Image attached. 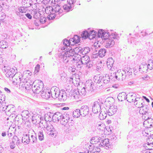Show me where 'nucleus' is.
<instances>
[{
	"label": "nucleus",
	"mask_w": 153,
	"mask_h": 153,
	"mask_svg": "<svg viewBox=\"0 0 153 153\" xmlns=\"http://www.w3.org/2000/svg\"><path fill=\"white\" fill-rule=\"evenodd\" d=\"M16 83L19 84V87L22 88L23 90H29L33 87V82H29L27 81L26 77L22 74L19 76V78L16 79Z\"/></svg>",
	"instance_id": "nucleus-1"
},
{
	"label": "nucleus",
	"mask_w": 153,
	"mask_h": 153,
	"mask_svg": "<svg viewBox=\"0 0 153 153\" xmlns=\"http://www.w3.org/2000/svg\"><path fill=\"white\" fill-rule=\"evenodd\" d=\"M71 53L65 52L62 53L61 55L60 56L61 58L62 59L64 63H66L69 61L75 62H77L78 61H79L78 56L72 53Z\"/></svg>",
	"instance_id": "nucleus-2"
},
{
	"label": "nucleus",
	"mask_w": 153,
	"mask_h": 153,
	"mask_svg": "<svg viewBox=\"0 0 153 153\" xmlns=\"http://www.w3.org/2000/svg\"><path fill=\"white\" fill-rule=\"evenodd\" d=\"M33 86L32 87V91L34 93L39 94L43 87V82L39 80H36L33 82Z\"/></svg>",
	"instance_id": "nucleus-3"
},
{
	"label": "nucleus",
	"mask_w": 153,
	"mask_h": 153,
	"mask_svg": "<svg viewBox=\"0 0 153 153\" xmlns=\"http://www.w3.org/2000/svg\"><path fill=\"white\" fill-rule=\"evenodd\" d=\"M42 127L46 129V133L49 135H51L52 137H53L56 134V131L54 130L53 126L51 124H48V123L45 121H44V123L42 125Z\"/></svg>",
	"instance_id": "nucleus-4"
},
{
	"label": "nucleus",
	"mask_w": 153,
	"mask_h": 153,
	"mask_svg": "<svg viewBox=\"0 0 153 153\" xmlns=\"http://www.w3.org/2000/svg\"><path fill=\"white\" fill-rule=\"evenodd\" d=\"M118 39V37L114 33L111 34L109 38L106 40L105 47L108 48L113 46L115 44L114 40Z\"/></svg>",
	"instance_id": "nucleus-5"
},
{
	"label": "nucleus",
	"mask_w": 153,
	"mask_h": 153,
	"mask_svg": "<svg viewBox=\"0 0 153 153\" xmlns=\"http://www.w3.org/2000/svg\"><path fill=\"white\" fill-rule=\"evenodd\" d=\"M32 117V121L34 124H39V126L41 127L44 123L43 118L39 114H34Z\"/></svg>",
	"instance_id": "nucleus-6"
},
{
	"label": "nucleus",
	"mask_w": 153,
	"mask_h": 153,
	"mask_svg": "<svg viewBox=\"0 0 153 153\" xmlns=\"http://www.w3.org/2000/svg\"><path fill=\"white\" fill-rule=\"evenodd\" d=\"M76 0H67V4L63 6V8L65 12H69L74 9V4Z\"/></svg>",
	"instance_id": "nucleus-7"
},
{
	"label": "nucleus",
	"mask_w": 153,
	"mask_h": 153,
	"mask_svg": "<svg viewBox=\"0 0 153 153\" xmlns=\"http://www.w3.org/2000/svg\"><path fill=\"white\" fill-rule=\"evenodd\" d=\"M61 5L63 6V5L57 4L54 6V8H53V12L55 16H57V17H59L63 15L62 13L63 10L61 9Z\"/></svg>",
	"instance_id": "nucleus-8"
},
{
	"label": "nucleus",
	"mask_w": 153,
	"mask_h": 153,
	"mask_svg": "<svg viewBox=\"0 0 153 153\" xmlns=\"http://www.w3.org/2000/svg\"><path fill=\"white\" fill-rule=\"evenodd\" d=\"M45 11L46 14H48L47 18L49 20H53L55 18V15L53 13V8L52 7H48L45 9Z\"/></svg>",
	"instance_id": "nucleus-9"
},
{
	"label": "nucleus",
	"mask_w": 153,
	"mask_h": 153,
	"mask_svg": "<svg viewBox=\"0 0 153 153\" xmlns=\"http://www.w3.org/2000/svg\"><path fill=\"white\" fill-rule=\"evenodd\" d=\"M116 79L123 80L126 78V73L125 71L119 70L116 72Z\"/></svg>",
	"instance_id": "nucleus-10"
},
{
	"label": "nucleus",
	"mask_w": 153,
	"mask_h": 153,
	"mask_svg": "<svg viewBox=\"0 0 153 153\" xmlns=\"http://www.w3.org/2000/svg\"><path fill=\"white\" fill-rule=\"evenodd\" d=\"M109 33L107 32L106 31L100 29L98 31L97 36L99 37H101L102 39L106 40L107 39L109 38L111 35Z\"/></svg>",
	"instance_id": "nucleus-11"
},
{
	"label": "nucleus",
	"mask_w": 153,
	"mask_h": 153,
	"mask_svg": "<svg viewBox=\"0 0 153 153\" xmlns=\"http://www.w3.org/2000/svg\"><path fill=\"white\" fill-rule=\"evenodd\" d=\"M82 48L80 47H76L72 49L71 48L69 49V50H66V53H72L76 55L77 56H81L80 54H81Z\"/></svg>",
	"instance_id": "nucleus-12"
},
{
	"label": "nucleus",
	"mask_w": 153,
	"mask_h": 153,
	"mask_svg": "<svg viewBox=\"0 0 153 153\" xmlns=\"http://www.w3.org/2000/svg\"><path fill=\"white\" fill-rule=\"evenodd\" d=\"M16 71H15V69H14L13 68H11V69H10L9 70L7 71V73L6 74V76L9 78H14L15 79H16V77L17 75V74H16ZM19 77L17 78H18Z\"/></svg>",
	"instance_id": "nucleus-13"
},
{
	"label": "nucleus",
	"mask_w": 153,
	"mask_h": 153,
	"mask_svg": "<svg viewBox=\"0 0 153 153\" xmlns=\"http://www.w3.org/2000/svg\"><path fill=\"white\" fill-rule=\"evenodd\" d=\"M106 51V50L105 49L101 48L98 51L97 53V51H96L95 53V52L94 53L93 57L96 58L98 56H99L100 57H102L105 55Z\"/></svg>",
	"instance_id": "nucleus-14"
},
{
	"label": "nucleus",
	"mask_w": 153,
	"mask_h": 153,
	"mask_svg": "<svg viewBox=\"0 0 153 153\" xmlns=\"http://www.w3.org/2000/svg\"><path fill=\"white\" fill-rule=\"evenodd\" d=\"M79 110L81 116L84 117L86 116L88 114L89 111L88 106L86 105L82 106Z\"/></svg>",
	"instance_id": "nucleus-15"
},
{
	"label": "nucleus",
	"mask_w": 153,
	"mask_h": 153,
	"mask_svg": "<svg viewBox=\"0 0 153 153\" xmlns=\"http://www.w3.org/2000/svg\"><path fill=\"white\" fill-rule=\"evenodd\" d=\"M109 140L108 139H105L104 140H101L102 141V143H101L99 145L100 147L105 146V149H108L109 148L111 147V144L110 143H109Z\"/></svg>",
	"instance_id": "nucleus-16"
},
{
	"label": "nucleus",
	"mask_w": 153,
	"mask_h": 153,
	"mask_svg": "<svg viewBox=\"0 0 153 153\" xmlns=\"http://www.w3.org/2000/svg\"><path fill=\"white\" fill-rule=\"evenodd\" d=\"M14 107V106L12 105H7L5 113L7 115H10L11 114H14L15 112Z\"/></svg>",
	"instance_id": "nucleus-17"
},
{
	"label": "nucleus",
	"mask_w": 153,
	"mask_h": 153,
	"mask_svg": "<svg viewBox=\"0 0 153 153\" xmlns=\"http://www.w3.org/2000/svg\"><path fill=\"white\" fill-rule=\"evenodd\" d=\"M63 44L64 46L61 48L62 50H65L66 51L67 50H69V49L71 48L70 47V42L68 41V40L65 39L63 41Z\"/></svg>",
	"instance_id": "nucleus-18"
},
{
	"label": "nucleus",
	"mask_w": 153,
	"mask_h": 153,
	"mask_svg": "<svg viewBox=\"0 0 153 153\" xmlns=\"http://www.w3.org/2000/svg\"><path fill=\"white\" fill-rule=\"evenodd\" d=\"M51 94V91L48 90H45L42 92L41 95L43 98L48 99L50 97Z\"/></svg>",
	"instance_id": "nucleus-19"
},
{
	"label": "nucleus",
	"mask_w": 153,
	"mask_h": 153,
	"mask_svg": "<svg viewBox=\"0 0 153 153\" xmlns=\"http://www.w3.org/2000/svg\"><path fill=\"white\" fill-rule=\"evenodd\" d=\"M58 98L59 100H65L67 98V94L64 90H61L59 92Z\"/></svg>",
	"instance_id": "nucleus-20"
},
{
	"label": "nucleus",
	"mask_w": 153,
	"mask_h": 153,
	"mask_svg": "<svg viewBox=\"0 0 153 153\" xmlns=\"http://www.w3.org/2000/svg\"><path fill=\"white\" fill-rule=\"evenodd\" d=\"M117 110L116 106L112 105L110 107L108 111L106 110V112L110 116L112 115L115 114Z\"/></svg>",
	"instance_id": "nucleus-21"
},
{
	"label": "nucleus",
	"mask_w": 153,
	"mask_h": 153,
	"mask_svg": "<svg viewBox=\"0 0 153 153\" xmlns=\"http://www.w3.org/2000/svg\"><path fill=\"white\" fill-rule=\"evenodd\" d=\"M62 114L59 112H56L53 114L52 117L53 121L54 122L59 121L62 118Z\"/></svg>",
	"instance_id": "nucleus-22"
},
{
	"label": "nucleus",
	"mask_w": 153,
	"mask_h": 153,
	"mask_svg": "<svg viewBox=\"0 0 153 153\" xmlns=\"http://www.w3.org/2000/svg\"><path fill=\"white\" fill-rule=\"evenodd\" d=\"M136 97V94L134 93H129L126 95L127 101L129 102L134 101L135 98Z\"/></svg>",
	"instance_id": "nucleus-23"
},
{
	"label": "nucleus",
	"mask_w": 153,
	"mask_h": 153,
	"mask_svg": "<svg viewBox=\"0 0 153 153\" xmlns=\"http://www.w3.org/2000/svg\"><path fill=\"white\" fill-rule=\"evenodd\" d=\"M101 110L100 105L97 102H95L92 107V111L94 113H97Z\"/></svg>",
	"instance_id": "nucleus-24"
},
{
	"label": "nucleus",
	"mask_w": 153,
	"mask_h": 153,
	"mask_svg": "<svg viewBox=\"0 0 153 153\" xmlns=\"http://www.w3.org/2000/svg\"><path fill=\"white\" fill-rule=\"evenodd\" d=\"M29 135H30V134H24L22 137L21 142L25 144H29L30 143Z\"/></svg>",
	"instance_id": "nucleus-25"
},
{
	"label": "nucleus",
	"mask_w": 153,
	"mask_h": 153,
	"mask_svg": "<svg viewBox=\"0 0 153 153\" xmlns=\"http://www.w3.org/2000/svg\"><path fill=\"white\" fill-rule=\"evenodd\" d=\"M149 108V106L148 105H142L139 110V113L140 114H144L148 113Z\"/></svg>",
	"instance_id": "nucleus-26"
},
{
	"label": "nucleus",
	"mask_w": 153,
	"mask_h": 153,
	"mask_svg": "<svg viewBox=\"0 0 153 153\" xmlns=\"http://www.w3.org/2000/svg\"><path fill=\"white\" fill-rule=\"evenodd\" d=\"M106 110L105 108H102L101 110L100 114L99 115V118L101 120H103L105 119L108 114L106 112Z\"/></svg>",
	"instance_id": "nucleus-27"
},
{
	"label": "nucleus",
	"mask_w": 153,
	"mask_h": 153,
	"mask_svg": "<svg viewBox=\"0 0 153 153\" xmlns=\"http://www.w3.org/2000/svg\"><path fill=\"white\" fill-rule=\"evenodd\" d=\"M148 69V65L146 63H143L139 66V71L141 72H146Z\"/></svg>",
	"instance_id": "nucleus-28"
},
{
	"label": "nucleus",
	"mask_w": 153,
	"mask_h": 153,
	"mask_svg": "<svg viewBox=\"0 0 153 153\" xmlns=\"http://www.w3.org/2000/svg\"><path fill=\"white\" fill-rule=\"evenodd\" d=\"M81 61L84 65H86L90 60L89 57L88 55H84L82 57L81 56Z\"/></svg>",
	"instance_id": "nucleus-29"
},
{
	"label": "nucleus",
	"mask_w": 153,
	"mask_h": 153,
	"mask_svg": "<svg viewBox=\"0 0 153 153\" xmlns=\"http://www.w3.org/2000/svg\"><path fill=\"white\" fill-rule=\"evenodd\" d=\"M33 133H32L30 134V135H29L30 137V143L31 142L33 144L34 143H36L37 141V138L36 136L33 131Z\"/></svg>",
	"instance_id": "nucleus-30"
},
{
	"label": "nucleus",
	"mask_w": 153,
	"mask_h": 153,
	"mask_svg": "<svg viewBox=\"0 0 153 153\" xmlns=\"http://www.w3.org/2000/svg\"><path fill=\"white\" fill-rule=\"evenodd\" d=\"M45 120H44V121L47 122L48 121H50L51 120L53 121L52 117H53V113H51V112H48L47 114H45Z\"/></svg>",
	"instance_id": "nucleus-31"
},
{
	"label": "nucleus",
	"mask_w": 153,
	"mask_h": 153,
	"mask_svg": "<svg viewBox=\"0 0 153 153\" xmlns=\"http://www.w3.org/2000/svg\"><path fill=\"white\" fill-rule=\"evenodd\" d=\"M102 138L97 137H93L90 140V142L92 144H96L100 142Z\"/></svg>",
	"instance_id": "nucleus-32"
},
{
	"label": "nucleus",
	"mask_w": 153,
	"mask_h": 153,
	"mask_svg": "<svg viewBox=\"0 0 153 153\" xmlns=\"http://www.w3.org/2000/svg\"><path fill=\"white\" fill-rule=\"evenodd\" d=\"M72 96L75 99H78L80 98L81 96L79 91L78 89L74 91Z\"/></svg>",
	"instance_id": "nucleus-33"
},
{
	"label": "nucleus",
	"mask_w": 153,
	"mask_h": 153,
	"mask_svg": "<svg viewBox=\"0 0 153 153\" xmlns=\"http://www.w3.org/2000/svg\"><path fill=\"white\" fill-rule=\"evenodd\" d=\"M117 98L119 101H123L126 99H127L126 93L124 92L120 93L117 96Z\"/></svg>",
	"instance_id": "nucleus-34"
},
{
	"label": "nucleus",
	"mask_w": 153,
	"mask_h": 153,
	"mask_svg": "<svg viewBox=\"0 0 153 153\" xmlns=\"http://www.w3.org/2000/svg\"><path fill=\"white\" fill-rule=\"evenodd\" d=\"M111 77L108 74H105L103 75L102 80L104 83L107 84L110 81Z\"/></svg>",
	"instance_id": "nucleus-35"
},
{
	"label": "nucleus",
	"mask_w": 153,
	"mask_h": 153,
	"mask_svg": "<svg viewBox=\"0 0 153 153\" xmlns=\"http://www.w3.org/2000/svg\"><path fill=\"white\" fill-rule=\"evenodd\" d=\"M114 61L112 58H109L107 59V65L108 68L111 69L113 65Z\"/></svg>",
	"instance_id": "nucleus-36"
},
{
	"label": "nucleus",
	"mask_w": 153,
	"mask_h": 153,
	"mask_svg": "<svg viewBox=\"0 0 153 153\" xmlns=\"http://www.w3.org/2000/svg\"><path fill=\"white\" fill-rule=\"evenodd\" d=\"M90 48L88 47H86L83 48H82L81 52V53L83 55H86L90 52Z\"/></svg>",
	"instance_id": "nucleus-37"
},
{
	"label": "nucleus",
	"mask_w": 153,
	"mask_h": 153,
	"mask_svg": "<svg viewBox=\"0 0 153 153\" xmlns=\"http://www.w3.org/2000/svg\"><path fill=\"white\" fill-rule=\"evenodd\" d=\"M73 115L74 117L76 118H78L81 115L79 109H77L74 111L73 112Z\"/></svg>",
	"instance_id": "nucleus-38"
},
{
	"label": "nucleus",
	"mask_w": 153,
	"mask_h": 153,
	"mask_svg": "<svg viewBox=\"0 0 153 153\" xmlns=\"http://www.w3.org/2000/svg\"><path fill=\"white\" fill-rule=\"evenodd\" d=\"M21 116L22 117H24L26 119L29 118L30 116H31L30 114L29 113V111L27 110L23 111L22 114Z\"/></svg>",
	"instance_id": "nucleus-39"
},
{
	"label": "nucleus",
	"mask_w": 153,
	"mask_h": 153,
	"mask_svg": "<svg viewBox=\"0 0 153 153\" xmlns=\"http://www.w3.org/2000/svg\"><path fill=\"white\" fill-rule=\"evenodd\" d=\"M97 33L98 32L94 30H91L89 32V39H91L94 38Z\"/></svg>",
	"instance_id": "nucleus-40"
},
{
	"label": "nucleus",
	"mask_w": 153,
	"mask_h": 153,
	"mask_svg": "<svg viewBox=\"0 0 153 153\" xmlns=\"http://www.w3.org/2000/svg\"><path fill=\"white\" fill-rule=\"evenodd\" d=\"M8 47V44L4 41H2L0 42V47L1 48L5 49Z\"/></svg>",
	"instance_id": "nucleus-41"
},
{
	"label": "nucleus",
	"mask_w": 153,
	"mask_h": 153,
	"mask_svg": "<svg viewBox=\"0 0 153 153\" xmlns=\"http://www.w3.org/2000/svg\"><path fill=\"white\" fill-rule=\"evenodd\" d=\"M68 117L66 118L63 117V116H62V118L60 119V122L61 124L63 125H65L67 123H69V120L68 119Z\"/></svg>",
	"instance_id": "nucleus-42"
},
{
	"label": "nucleus",
	"mask_w": 153,
	"mask_h": 153,
	"mask_svg": "<svg viewBox=\"0 0 153 153\" xmlns=\"http://www.w3.org/2000/svg\"><path fill=\"white\" fill-rule=\"evenodd\" d=\"M89 33L87 31H83L81 34L82 38L84 39H86L88 37L89 38Z\"/></svg>",
	"instance_id": "nucleus-43"
},
{
	"label": "nucleus",
	"mask_w": 153,
	"mask_h": 153,
	"mask_svg": "<svg viewBox=\"0 0 153 153\" xmlns=\"http://www.w3.org/2000/svg\"><path fill=\"white\" fill-rule=\"evenodd\" d=\"M149 113L145 114H142L143 115L142 116V118L143 119L146 120H149L148 121V122L149 121L150 122H151L152 120V119L148 115Z\"/></svg>",
	"instance_id": "nucleus-44"
},
{
	"label": "nucleus",
	"mask_w": 153,
	"mask_h": 153,
	"mask_svg": "<svg viewBox=\"0 0 153 153\" xmlns=\"http://www.w3.org/2000/svg\"><path fill=\"white\" fill-rule=\"evenodd\" d=\"M12 142L13 143H18L19 144L21 143V141L19 138L16 136H14L12 139Z\"/></svg>",
	"instance_id": "nucleus-45"
},
{
	"label": "nucleus",
	"mask_w": 153,
	"mask_h": 153,
	"mask_svg": "<svg viewBox=\"0 0 153 153\" xmlns=\"http://www.w3.org/2000/svg\"><path fill=\"white\" fill-rule=\"evenodd\" d=\"M144 147L146 149L152 151L153 150V144H150L145 143L144 144Z\"/></svg>",
	"instance_id": "nucleus-46"
},
{
	"label": "nucleus",
	"mask_w": 153,
	"mask_h": 153,
	"mask_svg": "<svg viewBox=\"0 0 153 153\" xmlns=\"http://www.w3.org/2000/svg\"><path fill=\"white\" fill-rule=\"evenodd\" d=\"M38 136L39 140L42 141L44 140V136L43 134V132L42 130H40L38 133Z\"/></svg>",
	"instance_id": "nucleus-47"
},
{
	"label": "nucleus",
	"mask_w": 153,
	"mask_h": 153,
	"mask_svg": "<svg viewBox=\"0 0 153 153\" xmlns=\"http://www.w3.org/2000/svg\"><path fill=\"white\" fill-rule=\"evenodd\" d=\"M146 142L149 144H153V134L148 137Z\"/></svg>",
	"instance_id": "nucleus-48"
},
{
	"label": "nucleus",
	"mask_w": 153,
	"mask_h": 153,
	"mask_svg": "<svg viewBox=\"0 0 153 153\" xmlns=\"http://www.w3.org/2000/svg\"><path fill=\"white\" fill-rule=\"evenodd\" d=\"M94 83L91 82L88 85V87H87L86 88L87 90H88V91H92L94 90Z\"/></svg>",
	"instance_id": "nucleus-49"
},
{
	"label": "nucleus",
	"mask_w": 153,
	"mask_h": 153,
	"mask_svg": "<svg viewBox=\"0 0 153 153\" xmlns=\"http://www.w3.org/2000/svg\"><path fill=\"white\" fill-rule=\"evenodd\" d=\"M18 10L22 14L23 13H26L27 10V7H25V6L19 7Z\"/></svg>",
	"instance_id": "nucleus-50"
},
{
	"label": "nucleus",
	"mask_w": 153,
	"mask_h": 153,
	"mask_svg": "<svg viewBox=\"0 0 153 153\" xmlns=\"http://www.w3.org/2000/svg\"><path fill=\"white\" fill-rule=\"evenodd\" d=\"M148 69L151 70L153 69V60H149L148 65H147Z\"/></svg>",
	"instance_id": "nucleus-51"
},
{
	"label": "nucleus",
	"mask_w": 153,
	"mask_h": 153,
	"mask_svg": "<svg viewBox=\"0 0 153 153\" xmlns=\"http://www.w3.org/2000/svg\"><path fill=\"white\" fill-rule=\"evenodd\" d=\"M84 65L81 62V61H78L76 62V65L78 70H80L82 67V65Z\"/></svg>",
	"instance_id": "nucleus-52"
},
{
	"label": "nucleus",
	"mask_w": 153,
	"mask_h": 153,
	"mask_svg": "<svg viewBox=\"0 0 153 153\" xmlns=\"http://www.w3.org/2000/svg\"><path fill=\"white\" fill-rule=\"evenodd\" d=\"M74 40V43H79L80 42V37L79 36H78L77 35H75L73 37Z\"/></svg>",
	"instance_id": "nucleus-53"
},
{
	"label": "nucleus",
	"mask_w": 153,
	"mask_h": 153,
	"mask_svg": "<svg viewBox=\"0 0 153 153\" xmlns=\"http://www.w3.org/2000/svg\"><path fill=\"white\" fill-rule=\"evenodd\" d=\"M5 103H3L1 104V105L0 106V110L1 111H5L6 110L7 105H6Z\"/></svg>",
	"instance_id": "nucleus-54"
},
{
	"label": "nucleus",
	"mask_w": 153,
	"mask_h": 153,
	"mask_svg": "<svg viewBox=\"0 0 153 153\" xmlns=\"http://www.w3.org/2000/svg\"><path fill=\"white\" fill-rule=\"evenodd\" d=\"M85 89V88L84 87L80 90L79 92L81 96L82 95L84 96L85 94L86 93Z\"/></svg>",
	"instance_id": "nucleus-55"
},
{
	"label": "nucleus",
	"mask_w": 153,
	"mask_h": 153,
	"mask_svg": "<svg viewBox=\"0 0 153 153\" xmlns=\"http://www.w3.org/2000/svg\"><path fill=\"white\" fill-rule=\"evenodd\" d=\"M69 112H66L64 114L62 115V116H63V117H65L66 118L67 117H68V119L69 120V121H71L72 120H71V118H70V117L71 116H70L69 114Z\"/></svg>",
	"instance_id": "nucleus-56"
},
{
	"label": "nucleus",
	"mask_w": 153,
	"mask_h": 153,
	"mask_svg": "<svg viewBox=\"0 0 153 153\" xmlns=\"http://www.w3.org/2000/svg\"><path fill=\"white\" fill-rule=\"evenodd\" d=\"M61 79L62 81H64L66 79V77L67 76L66 74L65 73H62L60 75Z\"/></svg>",
	"instance_id": "nucleus-57"
},
{
	"label": "nucleus",
	"mask_w": 153,
	"mask_h": 153,
	"mask_svg": "<svg viewBox=\"0 0 153 153\" xmlns=\"http://www.w3.org/2000/svg\"><path fill=\"white\" fill-rule=\"evenodd\" d=\"M93 62L90 60L85 65V66L88 67V68H90L93 66Z\"/></svg>",
	"instance_id": "nucleus-58"
},
{
	"label": "nucleus",
	"mask_w": 153,
	"mask_h": 153,
	"mask_svg": "<svg viewBox=\"0 0 153 153\" xmlns=\"http://www.w3.org/2000/svg\"><path fill=\"white\" fill-rule=\"evenodd\" d=\"M134 105L136 107L139 108L140 109L141 108V106L142 105H144L143 102L140 103V102H134Z\"/></svg>",
	"instance_id": "nucleus-59"
},
{
	"label": "nucleus",
	"mask_w": 153,
	"mask_h": 153,
	"mask_svg": "<svg viewBox=\"0 0 153 153\" xmlns=\"http://www.w3.org/2000/svg\"><path fill=\"white\" fill-rule=\"evenodd\" d=\"M33 2L32 0H30L29 1L28 3L27 2V4H25V5L24 6L25 7H27V8L30 7L32 5H33L32 3Z\"/></svg>",
	"instance_id": "nucleus-60"
},
{
	"label": "nucleus",
	"mask_w": 153,
	"mask_h": 153,
	"mask_svg": "<svg viewBox=\"0 0 153 153\" xmlns=\"http://www.w3.org/2000/svg\"><path fill=\"white\" fill-rule=\"evenodd\" d=\"M46 18H45V17H42L40 18V19L39 20V21H40V22L41 23L43 24L45 23V22H46Z\"/></svg>",
	"instance_id": "nucleus-61"
},
{
	"label": "nucleus",
	"mask_w": 153,
	"mask_h": 153,
	"mask_svg": "<svg viewBox=\"0 0 153 153\" xmlns=\"http://www.w3.org/2000/svg\"><path fill=\"white\" fill-rule=\"evenodd\" d=\"M99 147H100V146H96L95 147L94 146V147L93 148V151H95V152L96 151L97 152H100V149L99 148Z\"/></svg>",
	"instance_id": "nucleus-62"
},
{
	"label": "nucleus",
	"mask_w": 153,
	"mask_h": 153,
	"mask_svg": "<svg viewBox=\"0 0 153 153\" xmlns=\"http://www.w3.org/2000/svg\"><path fill=\"white\" fill-rule=\"evenodd\" d=\"M15 13L16 15L19 16V17H22L23 16V14L19 10H16Z\"/></svg>",
	"instance_id": "nucleus-63"
},
{
	"label": "nucleus",
	"mask_w": 153,
	"mask_h": 153,
	"mask_svg": "<svg viewBox=\"0 0 153 153\" xmlns=\"http://www.w3.org/2000/svg\"><path fill=\"white\" fill-rule=\"evenodd\" d=\"M39 19H36L34 21L33 25H35L36 26H38L39 25Z\"/></svg>",
	"instance_id": "nucleus-64"
}]
</instances>
